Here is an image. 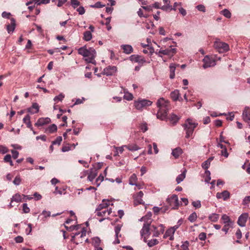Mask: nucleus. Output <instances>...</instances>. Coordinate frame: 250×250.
<instances>
[{
    "instance_id": "nucleus-2",
    "label": "nucleus",
    "mask_w": 250,
    "mask_h": 250,
    "mask_svg": "<svg viewBox=\"0 0 250 250\" xmlns=\"http://www.w3.org/2000/svg\"><path fill=\"white\" fill-rule=\"evenodd\" d=\"M78 52L79 54L83 56L84 61L87 63L96 64L95 58L96 56V51L94 48L89 47L87 48L85 45L79 48Z\"/></svg>"
},
{
    "instance_id": "nucleus-8",
    "label": "nucleus",
    "mask_w": 250,
    "mask_h": 250,
    "mask_svg": "<svg viewBox=\"0 0 250 250\" xmlns=\"http://www.w3.org/2000/svg\"><path fill=\"white\" fill-rule=\"evenodd\" d=\"M167 202L173 209L177 208L179 206L178 197L177 195L173 194L167 199Z\"/></svg>"
},
{
    "instance_id": "nucleus-46",
    "label": "nucleus",
    "mask_w": 250,
    "mask_h": 250,
    "mask_svg": "<svg viewBox=\"0 0 250 250\" xmlns=\"http://www.w3.org/2000/svg\"><path fill=\"white\" fill-rule=\"evenodd\" d=\"M64 98V95L62 93H60L59 95L55 96L53 100L56 103H58L59 101H62Z\"/></svg>"
},
{
    "instance_id": "nucleus-55",
    "label": "nucleus",
    "mask_w": 250,
    "mask_h": 250,
    "mask_svg": "<svg viewBox=\"0 0 250 250\" xmlns=\"http://www.w3.org/2000/svg\"><path fill=\"white\" fill-rule=\"evenodd\" d=\"M22 210L24 213H27L30 212V208L28 207L26 203H24L22 205Z\"/></svg>"
},
{
    "instance_id": "nucleus-6",
    "label": "nucleus",
    "mask_w": 250,
    "mask_h": 250,
    "mask_svg": "<svg viewBox=\"0 0 250 250\" xmlns=\"http://www.w3.org/2000/svg\"><path fill=\"white\" fill-rule=\"evenodd\" d=\"M151 221L145 222L142 229L141 230L140 233L142 238H144L145 242H146V239H147L151 234L150 231V225Z\"/></svg>"
},
{
    "instance_id": "nucleus-22",
    "label": "nucleus",
    "mask_w": 250,
    "mask_h": 250,
    "mask_svg": "<svg viewBox=\"0 0 250 250\" xmlns=\"http://www.w3.org/2000/svg\"><path fill=\"white\" fill-rule=\"evenodd\" d=\"M110 205V202L108 200L103 199L102 203L100 204L96 208V211H101L107 208Z\"/></svg>"
},
{
    "instance_id": "nucleus-63",
    "label": "nucleus",
    "mask_w": 250,
    "mask_h": 250,
    "mask_svg": "<svg viewBox=\"0 0 250 250\" xmlns=\"http://www.w3.org/2000/svg\"><path fill=\"white\" fill-rule=\"evenodd\" d=\"M0 152L2 154H5L8 152V149L6 147L0 145Z\"/></svg>"
},
{
    "instance_id": "nucleus-31",
    "label": "nucleus",
    "mask_w": 250,
    "mask_h": 250,
    "mask_svg": "<svg viewBox=\"0 0 250 250\" xmlns=\"http://www.w3.org/2000/svg\"><path fill=\"white\" fill-rule=\"evenodd\" d=\"M187 172V170L186 169L184 170V171L180 174H179L176 179V181L177 182V184L180 183L181 182H182L184 179L186 177V173Z\"/></svg>"
},
{
    "instance_id": "nucleus-1",
    "label": "nucleus",
    "mask_w": 250,
    "mask_h": 250,
    "mask_svg": "<svg viewBox=\"0 0 250 250\" xmlns=\"http://www.w3.org/2000/svg\"><path fill=\"white\" fill-rule=\"evenodd\" d=\"M158 111L156 114L157 118L161 120L165 121L167 118V114L169 109V102L163 98L159 99L156 103Z\"/></svg>"
},
{
    "instance_id": "nucleus-11",
    "label": "nucleus",
    "mask_w": 250,
    "mask_h": 250,
    "mask_svg": "<svg viewBox=\"0 0 250 250\" xmlns=\"http://www.w3.org/2000/svg\"><path fill=\"white\" fill-rule=\"evenodd\" d=\"M117 71V68L115 66H108L104 68L102 74L107 76L113 75Z\"/></svg>"
},
{
    "instance_id": "nucleus-29",
    "label": "nucleus",
    "mask_w": 250,
    "mask_h": 250,
    "mask_svg": "<svg viewBox=\"0 0 250 250\" xmlns=\"http://www.w3.org/2000/svg\"><path fill=\"white\" fill-rule=\"evenodd\" d=\"M221 219L225 225L231 226L233 224V222L230 220L229 217L226 214H223L222 216Z\"/></svg>"
},
{
    "instance_id": "nucleus-38",
    "label": "nucleus",
    "mask_w": 250,
    "mask_h": 250,
    "mask_svg": "<svg viewBox=\"0 0 250 250\" xmlns=\"http://www.w3.org/2000/svg\"><path fill=\"white\" fill-rule=\"evenodd\" d=\"M220 14L223 15L225 17L229 19L231 17V13L228 9H224L220 11Z\"/></svg>"
},
{
    "instance_id": "nucleus-16",
    "label": "nucleus",
    "mask_w": 250,
    "mask_h": 250,
    "mask_svg": "<svg viewBox=\"0 0 250 250\" xmlns=\"http://www.w3.org/2000/svg\"><path fill=\"white\" fill-rule=\"evenodd\" d=\"M171 98L172 99L173 101H182L183 99L181 97V95L180 94L179 90L178 89H175L174 91H172L170 94Z\"/></svg>"
},
{
    "instance_id": "nucleus-33",
    "label": "nucleus",
    "mask_w": 250,
    "mask_h": 250,
    "mask_svg": "<svg viewBox=\"0 0 250 250\" xmlns=\"http://www.w3.org/2000/svg\"><path fill=\"white\" fill-rule=\"evenodd\" d=\"M57 130V126L55 124H52L49 125L46 129V132L49 133H52L56 132Z\"/></svg>"
},
{
    "instance_id": "nucleus-39",
    "label": "nucleus",
    "mask_w": 250,
    "mask_h": 250,
    "mask_svg": "<svg viewBox=\"0 0 250 250\" xmlns=\"http://www.w3.org/2000/svg\"><path fill=\"white\" fill-rule=\"evenodd\" d=\"M151 213L150 212H148L145 216L142 217L139 221H145L146 222H149L151 221Z\"/></svg>"
},
{
    "instance_id": "nucleus-61",
    "label": "nucleus",
    "mask_w": 250,
    "mask_h": 250,
    "mask_svg": "<svg viewBox=\"0 0 250 250\" xmlns=\"http://www.w3.org/2000/svg\"><path fill=\"white\" fill-rule=\"evenodd\" d=\"M198 237L200 240H205L207 238L206 233L205 232H201L199 234Z\"/></svg>"
},
{
    "instance_id": "nucleus-62",
    "label": "nucleus",
    "mask_w": 250,
    "mask_h": 250,
    "mask_svg": "<svg viewBox=\"0 0 250 250\" xmlns=\"http://www.w3.org/2000/svg\"><path fill=\"white\" fill-rule=\"evenodd\" d=\"M196 8L200 11H202L203 12H206V8H205V6L203 4L198 5L196 6Z\"/></svg>"
},
{
    "instance_id": "nucleus-53",
    "label": "nucleus",
    "mask_w": 250,
    "mask_h": 250,
    "mask_svg": "<svg viewBox=\"0 0 250 250\" xmlns=\"http://www.w3.org/2000/svg\"><path fill=\"white\" fill-rule=\"evenodd\" d=\"M152 227L153 228V237H158L161 234V232H159L158 228L154 226Z\"/></svg>"
},
{
    "instance_id": "nucleus-20",
    "label": "nucleus",
    "mask_w": 250,
    "mask_h": 250,
    "mask_svg": "<svg viewBox=\"0 0 250 250\" xmlns=\"http://www.w3.org/2000/svg\"><path fill=\"white\" fill-rule=\"evenodd\" d=\"M175 232V231L172 227H171L166 230L165 234L164 235L163 238L164 239H166L169 237V239L170 240H173L174 239V234Z\"/></svg>"
},
{
    "instance_id": "nucleus-14",
    "label": "nucleus",
    "mask_w": 250,
    "mask_h": 250,
    "mask_svg": "<svg viewBox=\"0 0 250 250\" xmlns=\"http://www.w3.org/2000/svg\"><path fill=\"white\" fill-rule=\"evenodd\" d=\"M248 217L249 214L248 213H242L238 218L237 221L238 225L242 227H245Z\"/></svg>"
},
{
    "instance_id": "nucleus-44",
    "label": "nucleus",
    "mask_w": 250,
    "mask_h": 250,
    "mask_svg": "<svg viewBox=\"0 0 250 250\" xmlns=\"http://www.w3.org/2000/svg\"><path fill=\"white\" fill-rule=\"evenodd\" d=\"M160 9L164 11L171 10L175 11V9L174 8H172V6L170 4L162 6H161Z\"/></svg>"
},
{
    "instance_id": "nucleus-13",
    "label": "nucleus",
    "mask_w": 250,
    "mask_h": 250,
    "mask_svg": "<svg viewBox=\"0 0 250 250\" xmlns=\"http://www.w3.org/2000/svg\"><path fill=\"white\" fill-rule=\"evenodd\" d=\"M143 195L144 193L143 191H140L133 196L134 204L135 206H137L139 204L144 205L145 204L142 199Z\"/></svg>"
},
{
    "instance_id": "nucleus-40",
    "label": "nucleus",
    "mask_w": 250,
    "mask_h": 250,
    "mask_svg": "<svg viewBox=\"0 0 250 250\" xmlns=\"http://www.w3.org/2000/svg\"><path fill=\"white\" fill-rule=\"evenodd\" d=\"M30 119L29 115H26L23 119V122L26 125L27 127H30L31 125Z\"/></svg>"
},
{
    "instance_id": "nucleus-32",
    "label": "nucleus",
    "mask_w": 250,
    "mask_h": 250,
    "mask_svg": "<svg viewBox=\"0 0 250 250\" xmlns=\"http://www.w3.org/2000/svg\"><path fill=\"white\" fill-rule=\"evenodd\" d=\"M92 38V33L90 31H86L83 33V40L85 41H89Z\"/></svg>"
},
{
    "instance_id": "nucleus-26",
    "label": "nucleus",
    "mask_w": 250,
    "mask_h": 250,
    "mask_svg": "<svg viewBox=\"0 0 250 250\" xmlns=\"http://www.w3.org/2000/svg\"><path fill=\"white\" fill-rule=\"evenodd\" d=\"M121 47L123 50L124 52L126 54H131L133 51V49L130 45L123 44L121 46Z\"/></svg>"
},
{
    "instance_id": "nucleus-56",
    "label": "nucleus",
    "mask_w": 250,
    "mask_h": 250,
    "mask_svg": "<svg viewBox=\"0 0 250 250\" xmlns=\"http://www.w3.org/2000/svg\"><path fill=\"white\" fill-rule=\"evenodd\" d=\"M62 141V137L61 136L58 137L55 140L52 142V145H60Z\"/></svg>"
},
{
    "instance_id": "nucleus-45",
    "label": "nucleus",
    "mask_w": 250,
    "mask_h": 250,
    "mask_svg": "<svg viewBox=\"0 0 250 250\" xmlns=\"http://www.w3.org/2000/svg\"><path fill=\"white\" fill-rule=\"evenodd\" d=\"M13 201H15L17 203L21 202V195L18 193H16L14 195H13L12 198H11V202Z\"/></svg>"
},
{
    "instance_id": "nucleus-30",
    "label": "nucleus",
    "mask_w": 250,
    "mask_h": 250,
    "mask_svg": "<svg viewBox=\"0 0 250 250\" xmlns=\"http://www.w3.org/2000/svg\"><path fill=\"white\" fill-rule=\"evenodd\" d=\"M168 119L170 123L174 125L178 122L180 118L176 114L172 113L170 115V117Z\"/></svg>"
},
{
    "instance_id": "nucleus-23",
    "label": "nucleus",
    "mask_w": 250,
    "mask_h": 250,
    "mask_svg": "<svg viewBox=\"0 0 250 250\" xmlns=\"http://www.w3.org/2000/svg\"><path fill=\"white\" fill-rule=\"evenodd\" d=\"M39 111V106L36 103H33L32 105L27 109V111L31 114L37 113Z\"/></svg>"
},
{
    "instance_id": "nucleus-4",
    "label": "nucleus",
    "mask_w": 250,
    "mask_h": 250,
    "mask_svg": "<svg viewBox=\"0 0 250 250\" xmlns=\"http://www.w3.org/2000/svg\"><path fill=\"white\" fill-rule=\"evenodd\" d=\"M152 104V102L145 99H139L134 102V106L135 108L139 111L143 110L147 107L151 105Z\"/></svg>"
},
{
    "instance_id": "nucleus-36",
    "label": "nucleus",
    "mask_w": 250,
    "mask_h": 250,
    "mask_svg": "<svg viewBox=\"0 0 250 250\" xmlns=\"http://www.w3.org/2000/svg\"><path fill=\"white\" fill-rule=\"evenodd\" d=\"M124 99H125V100H126L127 101H131L133 99V95L131 93L127 91L126 89H124Z\"/></svg>"
},
{
    "instance_id": "nucleus-35",
    "label": "nucleus",
    "mask_w": 250,
    "mask_h": 250,
    "mask_svg": "<svg viewBox=\"0 0 250 250\" xmlns=\"http://www.w3.org/2000/svg\"><path fill=\"white\" fill-rule=\"evenodd\" d=\"M219 218V215L217 213H213L208 216V219L213 222H216Z\"/></svg>"
},
{
    "instance_id": "nucleus-41",
    "label": "nucleus",
    "mask_w": 250,
    "mask_h": 250,
    "mask_svg": "<svg viewBox=\"0 0 250 250\" xmlns=\"http://www.w3.org/2000/svg\"><path fill=\"white\" fill-rule=\"evenodd\" d=\"M104 176L101 174L96 179L95 182L93 183V184H96L97 187H98L100 186L101 183L104 181Z\"/></svg>"
},
{
    "instance_id": "nucleus-15",
    "label": "nucleus",
    "mask_w": 250,
    "mask_h": 250,
    "mask_svg": "<svg viewBox=\"0 0 250 250\" xmlns=\"http://www.w3.org/2000/svg\"><path fill=\"white\" fill-rule=\"evenodd\" d=\"M122 224H117L114 229L115 232V237L116 239L115 241L113 242L114 244H117L120 243V241L119 240V237L121 236V234H120V232L121 231V228L122 227Z\"/></svg>"
},
{
    "instance_id": "nucleus-10",
    "label": "nucleus",
    "mask_w": 250,
    "mask_h": 250,
    "mask_svg": "<svg viewBox=\"0 0 250 250\" xmlns=\"http://www.w3.org/2000/svg\"><path fill=\"white\" fill-rule=\"evenodd\" d=\"M175 53L176 49L171 48H167L166 49H160L158 52H156V54H157L159 57H162V55L172 56Z\"/></svg>"
},
{
    "instance_id": "nucleus-17",
    "label": "nucleus",
    "mask_w": 250,
    "mask_h": 250,
    "mask_svg": "<svg viewBox=\"0 0 250 250\" xmlns=\"http://www.w3.org/2000/svg\"><path fill=\"white\" fill-rule=\"evenodd\" d=\"M50 122L51 120L49 118H40L35 124V125L37 126H42L48 124Z\"/></svg>"
},
{
    "instance_id": "nucleus-48",
    "label": "nucleus",
    "mask_w": 250,
    "mask_h": 250,
    "mask_svg": "<svg viewBox=\"0 0 250 250\" xmlns=\"http://www.w3.org/2000/svg\"><path fill=\"white\" fill-rule=\"evenodd\" d=\"M101 242V240L99 237H94L92 239V243L95 247H99Z\"/></svg>"
},
{
    "instance_id": "nucleus-27",
    "label": "nucleus",
    "mask_w": 250,
    "mask_h": 250,
    "mask_svg": "<svg viewBox=\"0 0 250 250\" xmlns=\"http://www.w3.org/2000/svg\"><path fill=\"white\" fill-rule=\"evenodd\" d=\"M96 212L97 215L98 216H106L109 215L112 212V209L110 208L103 210L96 211Z\"/></svg>"
},
{
    "instance_id": "nucleus-57",
    "label": "nucleus",
    "mask_w": 250,
    "mask_h": 250,
    "mask_svg": "<svg viewBox=\"0 0 250 250\" xmlns=\"http://www.w3.org/2000/svg\"><path fill=\"white\" fill-rule=\"evenodd\" d=\"M71 4L74 8H76L80 4V2L78 0H71Z\"/></svg>"
},
{
    "instance_id": "nucleus-3",
    "label": "nucleus",
    "mask_w": 250,
    "mask_h": 250,
    "mask_svg": "<svg viewBox=\"0 0 250 250\" xmlns=\"http://www.w3.org/2000/svg\"><path fill=\"white\" fill-rule=\"evenodd\" d=\"M198 125L197 123L193 122L192 119L189 118L188 119L185 121V124L183 125V127L186 132L185 137L186 138L188 139L192 136L194 129L197 127Z\"/></svg>"
},
{
    "instance_id": "nucleus-50",
    "label": "nucleus",
    "mask_w": 250,
    "mask_h": 250,
    "mask_svg": "<svg viewBox=\"0 0 250 250\" xmlns=\"http://www.w3.org/2000/svg\"><path fill=\"white\" fill-rule=\"evenodd\" d=\"M192 205L195 208H199L201 207V201L200 200L193 201Z\"/></svg>"
},
{
    "instance_id": "nucleus-54",
    "label": "nucleus",
    "mask_w": 250,
    "mask_h": 250,
    "mask_svg": "<svg viewBox=\"0 0 250 250\" xmlns=\"http://www.w3.org/2000/svg\"><path fill=\"white\" fill-rule=\"evenodd\" d=\"M210 165V163L209 162V161H208L207 160L204 162L202 164V167L203 168L207 170V169L209 167V166Z\"/></svg>"
},
{
    "instance_id": "nucleus-7",
    "label": "nucleus",
    "mask_w": 250,
    "mask_h": 250,
    "mask_svg": "<svg viewBox=\"0 0 250 250\" xmlns=\"http://www.w3.org/2000/svg\"><path fill=\"white\" fill-rule=\"evenodd\" d=\"M86 233V230L85 228H83L81 232H76L74 235L72 236L71 241L74 242L76 244H78L79 243H82V237L85 236Z\"/></svg>"
},
{
    "instance_id": "nucleus-18",
    "label": "nucleus",
    "mask_w": 250,
    "mask_h": 250,
    "mask_svg": "<svg viewBox=\"0 0 250 250\" xmlns=\"http://www.w3.org/2000/svg\"><path fill=\"white\" fill-rule=\"evenodd\" d=\"M216 196L218 199L222 198L224 201H226L229 198L230 193L228 190H224L222 192H217Z\"/></svg>"
},
{
    "instance_id": "nucleus-9",
    "label": "nucleus",
    "mask_w": 250,
    "mask_h": 250,
    "mask_svg": "<svg viewBox=\"0 0 250 250\" xmlns=\"http://www.w3.org/2000/svg\"><path fill=\"white\" fill-rule=\"evenodd\" d=\"M203 61L204 62L203 67L205 69L216 65L214 59L212 57H210L208 55H207L204 57Z\"/></svg>"
},
{
    "instance_id": "nucleus-64",
    "label": "nucleus",
    "mask_w": 250,
    "mask_h": 250,
    "mask_svg": "<svg viewBox=\"0 0 250 250\" xmlns=\"http://www.w3.org/2000/svg\"><path fill=\"white\" fill-rule=\"evenodd\" d=\"M250 202V196H246L243 200V205H248Z\"/></svg>"
},
{
    "instance_id": "nucleus-58",
    "label": "nucleus",
    "mask_w": 250,
    "mask_h": 250,
    "mask_svg": "<svg viewBox=\"0 0 250 250\" xmlns=\"http://www.w3.org/2000/svg\"><path fill=\"white\" fill-rule=\"evenodd\" d=\"M183 222L182 219H179L176 225L172 227V228L173 229L176 231L177 229H178L179 227L181 225L182 223Z\"/></svg>"
},
{
    "instance_id": "nucleus-42",
    "label": "nucleus",
    "mask_w": 250,
    "mask_h": 250,
    "mask_svg": "<svg viewBox=\"0 0 250 250\" xmlns=\"http://www.w3.org/2000/svg\"><path fill=\"white\" fill-rule=\"evenodd\" d=\"M197 218V215L195 212H193L188 217V220L191 223L195 222Z\"/></svg>"
},
{
    "instance_id": "nucleus-5",
    "label": "nucleus",
    "mask_w": 250,
    "mask_h": 250,
    "mask_svg": "<svg viewBox=\"0 0 250 250\" xmlns=\"http://www.w3.org/2000/svg\"><path fill=\"white\" fill-rule=\"evenodd\" d=\"M214 46L220 53L226 52L229 49V45L228 43L221 42L219 40H217L214 42Z\"/></svg>"
},
{
    "instance_id": "nucleus-51",
    "label": "nucleus",
    "mask_w": 250,
    "mask_h": 250,
    "mask_svg": "<svg viewBox=\"0 0 250 250\" xmlns=\"http://www.w3.org/2000/svg\"><path fill=\"white\" fill-rule=\"evenodd\" d=\"M188 246L189 243L188 241H186L181 245V249L179 250H189Z\"/></svg>"
},
{
    "instance_id": "nucleus-59",
    "label": "nucleus",
    "mask_w": 250,
    "mask_h": 250,
    "mask_svg": "<svg viewBox=\"0 0 250 250\" xmlns=\"http://www.w3.org/2000/svg\"><path fill=\"white\" fill-rule=\"evenodd\" d=\"M77 11L80 15H83L84 14L85 10L83 6H80L77 9Z\"/></svg>"
},
{
    "instance_id": "nucleus-19",
    "label": "nucleus",
    "mask_w": 250,
    "mask_h": 250,
    "mask_svg": "<svg viewBox=\"0 0 250 250\" xmlns=\"http://www.w3.org/2000/svg\"><path fill=\"white\" fill-rule=\"evenodd\" d=\"M16 27V21L14 18L10 19V23L6 25V29L9 34H12Z\"/></svg>"
},
{
    "instance_id": "nucleus-47",
    "label": "nucleus",
    "mask_w": 250,
    "mask_h": 250,
    "mask_svg": "<svg viewBox=\"0 0 250 250\" xmlns=\"http://www.w3.org/2000/svg\"><path fill=\"white\" fill-rule=\"evenodd\" d=\"M158 243V241L156 239H153L149 240L147 242V245L149 247H152Z\"/></svg>"
},
{
    "instance_id": "nucleus-25",
    "label": "nucleus",
    "mask_w": 250,
    "mask_h": 250,
    "mask_svg": "<svg viewBox=\"0 0 250 250\" xmlns=\"http://www.w3.org/2000/svg\"><path fill=\"white\" fill-rule=\"evenodd\" d=\"M243 118L244 121H250V108L249 107H246L243 112Z\"/></svg>"
},
{
    "instance_id": "nucleus-28",
    "label": "nucleus",
    "mask_w": 250,
    "mask_h": 250,
    "mask_svg": "<svg viewBox=\"0 0 250 250\" xmlns=\"http://www.w3.org/2000/svg\"><path fill=\"white\" fill-rule=\"evenodd\" d=\"M182 153V149L180 147H178L172 149L171 154L175 157V158H178Z\"/></svg>"
},
{
    "instance_id": "nucleus-21",
    "label": "nucleus",
    "mask_w": 250,
    "mask_h": 250,
    "mask_svg": "<svg viewBox=\"0 0 250 250\" xmlns=\"http://www.w3.org/2000/svg\"><path fill=\"white\" fill-rule=\"evenodd\" d=\"M180 66V64H177L175 63H171L169 65V71H170V75H169V78L171 79H173L175 78V70L177 67H179Z\"/></svg>"
},
{
    "instance_id": "nucleus-24",
    "label": "nucleus",
    "mask_w": 250,
    "mask_h": 250,
    "mask_svg": "<svg viewBox=\"0 0 250 250\" xmlns=\"http://www.w3.org/2000/svg\"><path fill=\"white\" fill-rule=\"evenodd\" d=\"M97 173L98 172L97 169L95 168H91L89 172H88V175L87 177L88 180L90 182H92L97 175Z\"/></svg>"
},
{
    "instance_id": "nucleus-49",
    "label": "nucleus",
    "mask_w": 250,
    "mask_h": 250,
    "mask_svg": "<svg viewBox=\"0 0 250 250\" xmlns=\"http://www.w3.org/2000/svg\"><path fill=\"white\" fill-rule=\"evenodd\" d=\"M4 160L5 162H9L10 166H12L13 165V162L11 160V156L10 154H7L6 156H5Z\"/></svg>"
},
{
    "instance_id": "nucleus-60",
    "label": "nucleus",
    "mask_w": 250,
    "mask_h": 250,
    "mask_svg": "<svg viewBox=\"0 0 250 250\" xmlns=\"http://www.w3.org/2000/svg\"><path fill=\"white\" fill-rule=\"evenodd\" d=\"M140 128H141V130L143 132L146 131L148 129L146 123L142 124L140 126Z\"/></svg>"
},
{
    "instance_id": "nucleus-34",
    "label": "nucleus",
    "mask_w": 250,
    "mask_h": 250,
    "mask_svg": "<svg viewBox=\"0 0 250 250\" xmlns=\"http://www.w3.org/2000/svg\"><path fill=\"white\" fill-rule=\"evenodd\" d=\"M137 180V176L135 174H133L129 178V184L132 186H137L136 181Z\"/></svg>"
},
{
    "instance_id": "nucleus-43",
    "label": "nucleus",
    "mask_w": 250,
    "mask_h": 250,
    "mask_svg": "<svg viewBox=\"0 0 250 250\" xmlns=\"http://www.w3.org/2000/svg\"><path fill=\"white\" fill-rule=\"evenodd\" d=\"M204 177H205V182L206 183L209 184L211 180L210 172L209 170H206L205 171Z\"/></svg>"
},
{
    "instance_id": "nucleus-37",
    "label": "nucleus",
    "mask_w": 250,
    "mask_h": 250,
    "mask_svg": "<svg viewBox=\"0 0 250 250\" xmlns=\"http://www.w3.org/2000/svg\"><path fill=\"white\" fill-rule=\"evenodd\" d=\"M125 147L131 151H137L140 149V147L135 144L125 145Z\"/></svg>"
},
{
    "instance_id": "nucleus-12",
    "label": "nucleus",
    "mask_w": 250,
    "mask_h": 250,
    "mask_svg": "<svg viewBox=\"0 0 250 250\" xmlns=\"http://www.w3.org/2000/svg\"><path fill=\"white\" fill-rule=\"evenodd\" d=\"M129 60L133 62H135L143 65L146 62L145 58L138 55H132L129 57Z\"/></svg>"
},
{
    "instance_id": "nucleus-52",
    "label": "nucleus",
    "mask_w": 250,
    "mask_h": 250,
    "mask_svg": "<svg viewBox=\"0 0 250 250\" xmlns=\"http://www.w3.org/2000/svg\"><path fill=\"white\" fill-rule=\"evenodd\" d=\"M21 183V179L19 175H17L13 181V183L16 186H19Z\"/></svg>"
}]
</instances>
